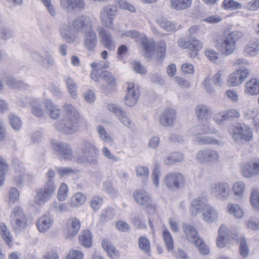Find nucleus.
<instances>
[{"label": "nucleus", "mask_w": 259, "mask_h": 259, "mask_svg": "<svg viewBox=\"0 0 259 259\" xmlns=\"http://www.w3.org/2000/svg\"><path fill=\"white\" fill-rule=\"evenodd\" d=\"M141 44L145 53L147 56H151L153 53L155 47L154 42L149 40L146 37H143L141 39Z\"/></svg>", "instance_id": "e433bc0d"}, {"label": "nucleus", "mask_w": 259, "mask_h": 259, "mask_svg": "<svg viewBox=\"0 0 259 259\" xmlns=\"http://www.w3.org/2000/svg\"><path fill=\"white\" fill-rule=\"evenodd\" d=\"M56 187L51 183H46L44 186L36 192L34 198V202L39 205H44L49 201L55 193Z\"/></svg>", "instance_id": "6e6552de"}, {"label": "nucleus", "mask_w": 259, "mask_h": 259, "mask_svg": "<svg viewBox=\"0 0 259 259\" xmlns=\"http://www.w3.org/2000/svg\"><path fill=\"white\" fill-rule=\"evenodd\" d=\"M85 200V196L81 193H77L74 194L69 201L71 207H79L82 205Z\"/></svg>", "instance_id": "58836bf2"}, {"label": "nucleus", "mask_w": 259, "mask_h": 259, "mask_svg": "<svg viewBox=\"0 0 259 259\" xmlns=\"http://www.w3.org/2000/svg\"><path fill=\"white\" fill-rule=\"evenodd\" d=\"M252 165V161H248L242 165L241 172L243 177L250 178L255 176Z\"/></svg>", "instance_id": "4c0bfd02"}, {"label": "nucleus", "mask_w": 259, "mask_h": 259, "mask_svg": "<svg viewBox=\"0 0 259 259\" xmlns=\"http://www.w3.org/2000/svg\"><path fill=\"white\" fill-rule=\"evenodd\" d=\"M163 181L169 190L175 192L183 186L185 183V179L182 174L178 172H171L164 176Z\"/></svg>", "instance_id": "423d86ee"}, {"label": "nucleus", "mask_w": 259, "mask_h": 259, "mask_svg": "<svg viewBox=\"0 0 259 259\" xmlns=\"http://www.w3.org/2000/svg\"><path fill=\"white\" fill-rule=\"evenodd\" d=\"M80 151L81 155H77V162L87 163L92 166L98 165L99 151L93 143L87 140H83L80 143Z\"/></svg>", "instance_id": "f03ea898"}, {"label": "nucleus", "mask_w": 259, "mask_h": 259, "mask_svg": "<svg viewBox=\"0 0 259 259\" xmlns=\"http://www.w3.org/2000/svg\"><path fill=\"white\" fill-rule=\"evenodd\" d=\"M70 207L69 203H58L57 202H54L53 203V208L57 212H68L71 210Z\"/></svg>", "instance_id": "6e6d98bb"}, {"label": "nucleus", "mask_w": 259, "mask_h": 259, "mask_svg": "<svg viewBox=\"0 0 259 259\" xmlns=\"http://www.w3.org/2000/svg\"><path fill=\"white\" fill-rule=\"evenodd\" d=\"M245 184L242 181H238L235 183L232 188V191L234 195L241 198L245 189Z\"/></svg>", "instance_id": "c03bdc74"}, {"label": "nucleus", "mask_w": 259, "mask_h": 259, "mask_svg": "<svg viewBox=\"0 0 259 259\" xmlns=\"http://www.w3.org/2000/svg\"><path fill=\"white\" fill-rule=\"evenodd\" d=\"M8 168L9 165L6 160L4 159L2 156H0V186L4 183L5 175Z\"/></svg>", "instance_id": "09e8293b"}, {"label": "nucleus", "mask_w": 259, "mask_h": 259, "mask_svg": "<svg viewBox=\"0 0 259 259\" xmlns=\"http://www.w3.org/2000/svg\"><path fill=\"white\" fill-rule=\"evenodd\" d=\"M77 35L79 33H87L93 30L90 18L86 16L78 17L72 22Z\"/></svg>", "instance_id": "f8f14e48"}, {"label": "nucleus", "mask_w": 259, "mask_h": 259, "mask_svg": "<svg viewBox=\"0 0 259 259\" xmlns=\"http://www.w3.org/2000/svg\"><path fill=\"white\" fill-rule=\"evenodd\" d=\"M209 190L211 193L224 200L228 198L230 191L229 184L221 182L211 184Z\"/></svg>", "instance_id": "2eb2a0df"}, {"label": "nucleus", "mask_w": 259, "mask_h": 259, "mask_svg": "<svg viewBox=\"0 0 259 259\" xmlns=\"http://www.w3.org/2000/svg\"><path fill=\"white\" fill-rule=\"evenodd\" d=\"M14 31L9 27L0 26V39L6 40L14 37Z\"/></svg>", "instance_id": "49530a36"}, {"label": "nucleus", "mask_w": 259, "mask_h": 259, "mask_svg": "<svg viewBox=\"0 0 259 259\" xmlns=\"http://www.w3.org/2000/svg\"><path fill=\"white\" fill-rule=\"evenodd\" d=\"M250 201L253 207L259 208V191L255 189L252 191L250 196Z\"/></svg>", "instance_id": "e2e57ef3"}, {"label": "nucleus", "mask_w": 259, "mask_h": 259, "mask_svg": "<svg viewBox=\"0 0 259 259\" xmlns=\"http://www.w3.org/2000/svg\"><path fill=\"white\" fill-rule=\"evenodd\" d=\"M79 244L85 248L90 247L92 243V233L89 230H84L79 236Z\"/></svg>", "instance_id": "72a5a7b5"}, {"label": "nucleus", "mask_w": 259, "mask_h": 259, "mask_svg": "<svg viewBox=\"0 0 259 259\" xmlns=\"http://www.w3.org/2000/svg\"><path fill=\"white\" fill-rule=\"evenodd\" d=\"M0 234L5 242L9 246L12 245L13 237L4 223L0 224Z\"/></svg>", "instance_id": "f704fd0d"}, {"label": "nucleus", "mask_w": 259, "mask_h": 259, "mask_svg": "<svg viewBox=\"0 0 259 259\" xmlns=\"http://www.w3.org/2000/svg\"><path fill=\"white\" fill-rule=\"evenodd\" d=\"M127 92L124 97L125 104L128 106H134L138 102L140 92L137 87L133 83H128L127 88Z\"/></svg>", "instance_id": "a211bd4d"}, {"label": "nucleus", "mask_w": 259, "mask_h": 259, "mask_svg": "<svg viewBox=\"0 0 259 259\" xmlns=\"http://www.w3.org/2000/svg\"><path fill=\"white\" fill-rule=\"evenodd\" d=\"M218 233L219 236L217 240V243L220 248L225 247L226 243L231 241L232 239L238 241V235L231 233L229 229L224 224L220 226Z\"/></svg>", "instance_id": "9b49d317"}, {"label": "nucleus", "mask_w": 259, "mask_h": 259, "mask_svg": "<svg viewBox=\"0 0 259 259\" xmlns=\"http://www.w3.org/2000/svg\"><path fill=\"white\" fill-rule=\"evenodd\" d=\"M161 172L158 165H155L152 174V179L154 186L157 188L159 186V181Z\"/></svg>", "instance_id": "680f3d73"}, {"label": "nucleus", "mask_w": 259, "mask_h": 259, "mask_svg": "<svg viewBox=\"0 0 259 259\" xmlns=\"http://www.w3.org/2000/svg\"><path fill=\"white\" fill-rule=\"evenodd\" d=\"M102 246L111 258H115L119 255V252L112 245L111 242L104 240L102 241Z\"/></svg>", "instance_id": "c9c22d12"}, {"label": "nucleus", "mask_w": 259, "mask_h": 259, "mask_svg": "<svg viewBox=\"0 0 259 259\" xmlns=\"http://www.w3.org/2000/svg\"><path fill=\"white\" fill-rule=\"evenodd\" d=\"M68 188L67 185L62 183L59 189L58 193V199L60 201L65 200L67 196Z\"/></svg>", "instance_id": "69168bd1"}, {"label": "nucleus", "mask_w": 259, "mask_h": 259, "mask_svg": "<svg viewBox=\"0 0 259 259\" xmlns=\"http://www.w3.org/2000/svg\"><path fill=\"white\" fill-rule=\"evenodd\" d=\"M191 132L193 134L198 136L205 134H214L215 132V129L207 121L204 124H199L192 127Z\"/></svg>", "instance_id": "a878e982"}, {"label": "nucleus", "mask_w": 259, "mask_h": 259, "mask_svg": "<svg viewBox=\"0 0 259 259\" xmlns=\"http://www.w3.org/2000/svg\"><path fill=\"white\" fill-rule=\"evenodd\" d=\"M117 14V8L112 5L104 7L100 12V20L103 26L109 29L113 30V21Z\"/></svg>", "instance_id": "20e7f679"}, {"label": "nucleus", "mask_w": 259, "mask_h": 259, "mask_svg": "<svg viewBox=\"0 0 259 259\" xmlns=\"http://www.w3.org/2000/svg\"><path fill=\"white\" fill-rule=\"evenodd\" d=\"M8 85L14 88H20L26 89L27 85L22 81L18 80L14 77H8L7 80Z\"/></svg>", "instance_id": "8fccbe9b"}, {"label": "nucleus", "mask_w": 259, "mask_h": 259, "mask_svg": "<svg viewBox=\"0 0 259 259\" xmlns=\"http://www.w3.org/2000/svg\"><path fill=\"white\" fill-rule=\"evenodd\" d=\"M208 206L202 199L197 198L192 201L190 211L193 216H196L201 212L203 213Z\"/></svg>", "instance_id": "b1692460"}, {"label": "nucleus", "mask_w": 259, "mask_h": 259, "mask_svg": "<svg viewBox=\"0 0 259 259\" xmlns=\"http://www.w3.org/2000/svg\"><path fill=\"white\" fill-rule=\"evenodd\" d=\"M230 133L232 138L237 142L242 141H250L252 138V134L250 128L246 125L237 124L232 126Z\"/></svg>", "instance_id": "0eeeda50"}, {"label": "nucleus", "mask_w": 259, "mask_h": 259, "mask_svg": "<svg viewBox=\"0 0 259 259\" xmlns=\"http://www.w3.org/2000/svg\"><path fill=\"white\" fill-rule=\"evenodd\" d=\"M66 84L68 92L73 98H75L77 95V85L74 80L68 77L66 80Z\"/></svg>", "instance_id": "864d4df0"}, {"label": "nucleus", "mask_w": 259, "mask_h": 259, "mask_svg": "<svg viewBox=\"0 0 259 259\" xmlns=\"http://www.w3.org/2000/svg\"><path fill=\"white\" fill-rule=\"evenodd\" d=\"M133 197L137 203L149 213H153L155 211L156 206L152 203L150 194L146 191L137 189L134 192Z\"/></svg>", "instance_id": "39448f33"}, {"label": "nucleus", "mask_w": 259, "mask_h": 259, "mask_svg": "<svg viewBox=\"0 0 259 259\" xmlns=\"http://www.w3.org/2000/svg\"><path fill=\"white\" fill-rule=\"evenodd\" d=\"M114 216L113 209L111 208H106L104 209L101 214V221L102 222H108L112 219Z\"/></svg>", "instance_id": "bf43d9fd"}, {"label": "nucleus", "mask_w": 259, "mask_h": 259, "mask_svg": "<svg viewBox=\"0 0 259 259\" xmlns=\"http://www.w3.org/2000/svg\"><path fill=\"white\" fill-rule=\"evenodd\" d=\"M64 108L65 116L63 119L55 123V127L63 134H73L78 130L79 114L70 104H65Z\"/></svg>", "instance_id": "f257e3e1"}, {"label": "nucleus", "mask_w": 259, "mask_h": 259, "mask_svg": "<svg viewBox=\"0 0 259 259\" xmlns=\"http://www.w3.org/2000/svg\"><path fill=\"white\" fill-rule=\"evenodd\" d=\"M98 132L101 138L105 142L111 143L113 142L112 139L109 136L105 128L99 125L98 127Z\"/></svg>", "instance_id": "0e129e2a"}, {"label": "nucleus", "mask_w": 259, "mask_h": 259, "mask_svg": "<svg viewBox=\"0 0 259 259\" xmlns=\"http://www.w3.org/2000/svg\"><path fill=\"white\" fill-rule=\"evenodd\" d=\"M80 228V223L76 218H71L66 221L65 229L66 239H72L77 234Z\"/></svg>", "instance_id": "f3484780"}, {"label": "nucleus", "mask_w": 259, "mask_h": 259, "mask_svg": "<svg viewBox=\"0 0 259 259\" xmlns=\"http://www.w3.org/2000/svg\"><path fill=\"white\" fill-rule=\"evenodd\" d=\"M10 124L12 128L15 131H19L22 126V121L20 118L14 114L9 115Z\"/></svg>", "instance_id": "3c124183"}, {"label": "nucleus", "mask_w": 259, "mask_h": 259, "mask_svg": "<svg viewBox=\"0 0 259 259\" xmlns=\"http://www.w3.org/2000/svg\"><path fill=\"white\" fill-rule=\"evenodd\" d=\"M31 112L38 117H44L45 111L44 110V102L37 99H33L30 102Z\"/></svg>", "instance_id": "7c9ffc66"}, {"label": "nucleus", "mask_w": 259, "mask_h": 259, "mask_svg": "<svg viewBox=\"0 0 259 259\" xmlns=\"http://www.w3.org/2000/svg\"><path fill=\"white\" fill-rule=\"evenodd\" d=\"M44 106L46 111L51 118L57 119L61 115V111L60 108L51 100L47 99L44 101Z\"/></svg>", "instance_id": "5701e85b"}, {"label": "nucleus", "mask_w": 259, "mask_h": 259, "mask_svg": "<svg viewBox=\"0 0 259 259\" xmlns=\"http://www.w3.org/2000/svg\"><path fill=\"white\" fill-rule=\"evenodd\" d=\"M176 117V112L174 109H166L164 110L159 117V123L164 127L171 126Z\"/></svg>", "instance_id": "aec40b11"}, {"label": "nucleus", "mask_w": 259, "mask_h": 259, "mask_svg": "<svg viewBox=\"0 0 259 259\" xmlns=\"http://www.w3.org/2000/svg\"><path fill=\"white\" fill-rule=\"evenodd\" d=\"M244 92L250 96L259 94V79L253 78L245 82Z\"/></svg>", "instance_id": "cd10ccee"}, {"label": "nucleus", "mask_w": 259, "mask_h": 259, "mask_svg": "<svg viewBox=\"0 0 259 259\" xmlns=\"http://www.w3.org/2000/svg\"><path fill=\"white\" fill-rule=\"evenodd\" d=\"M61 9L68 13H78L84 9L85 3L83 0H60Z\"/></svg>", "instance_id": "ddd939ff"}, {"label": "nucleus", "mask_w": 259, "mask_h": 259, "mask_svg": "<svg viewBox=\"0 0 259 259\" xmlns=\"http://www.w3.org/2000/svg\"><path fill=\"white\" fill-rule=\"evenodd\" d=\"M157 22L161 28L167 31H171L176 29L175 24L164 18H159Z\"/></svg>", "instance_id": "37998d69"}, {"label": "nucleus", "mask_w": 259, "mask_h": 259, "mask_svg": "<svg viewBox=\"0 0 259 259\" xmlns=\"http://www.w3.org/2000/svg\"><path fill=\"white\" fill-rule=\"evenodd\" d=\"M242 35V33L238 30L225 34L220 45L222 53L226 56L232 54L236 49V42Z\"/></svg>", "instance_id": "7ed1b4c3"}, {"label": "nucleus", "mask_w": 259, "mask_h": 259, "mask_svg": "<svg viewBox=\"0 0 259 259\" xmlns=\"http://www.w3.org/2000/svg\"><path fill=\"white\" fill-rule=\"evenodd\" d=\"M196 159L200 162L215 163L219 161V153L214 150L205 149L199 151L196 156Z\"/></svg>", "instance_id": "dca6fc26"}, {"label": "nucleus", "mask_w": 259, "mask_h": 259, "mask_svg": "<svg viewBox=\"0 0 259 259\" xmlns=\"http://www.w3.org/2000/svg\"><path fill=\"white\" fill-rule=\"evenodd\" d=\"M138 244L140 248L149 255L150 253V243L149 240L146 237L140 236L139 238Z\"/></svg>", "instance_id": "de8ad7c7"}, {"label": "nucleus", "mask_w": 259, "mask_h": 259, "mask_svg": "<svg viewBox=\"0 0 259 259\" xmlns=\"http://www.w3.org/2000/svg\"><path fill=\"white\" fill-rule=\"evenodd\" d=\"M178 46L183 49H189L195 52V55H196V52L201 48V44L198 40L187 41L181 38L178 40Z\"/></svg>", "instance_id": "bb28decb"}, {"label": "nucleus", "mask_w": 259, "mask_h": 259, "mask_svg": "<svg viewBox=\"0 0 259 259\" xmlns=\"http://www.w3.org/2000/svg\"><path fill=\"white\" fill-rule=\"evenodd\" d=\"M203 220L208 223L215 222L218 218V213L217 211L210 205L208 206L204 209V211L202 213Z\"/></svg>", "instance_id": "473e14b6"}, {"label": "nucleus", "mask_w": 259, "mask_h": 259, "mask_svg": "<svg viewBox=\"0 0 259 259\" xmlns=\"http://www.w3.org/2000/svg\"><path fill=\"white\" fill-rule=\"evenodd\" d=\"M223 6L226 10H234L242 8V5L234 0H224Z\"/></svg>", "instance_id": "5fc2aeb1"}, {"label": "nucleus", "mask_w": 259, "mask_h": 259, "mask_svg": "<svg viewBox=\"0 0 259 259\" xmlns=\"http://www.w3.org/2000/svg\"><path fill=\"white\" fill-rule=\"evenodd\" d=\"M59 34L61 38L68 44L75 42L78 36L72 22H63L59 27Z\"/></svg>", "instance_id": "1a4fd4ad"}, {"label": "nucleus", "mask_w": 259, "mask_h": 259, "mask_svg": "<svg viewBox=\"0 0 259 259\" xmlns=\"http://www.w3.org/2000/svg\"><path fill=\"white\" fill-rule=\"evenodd\" d=\"M195 113L199 119L208 121L212 114L211 109L204 105H199L195 108Z\"/></svg>", "instance_id": "c756f323"}, {"label": "nucleus", "mask_w": 259, "mask_h": 259, "mask_svg": "<svg viewBox=\"0 0 259 259\" xmlns=\"http://www.w3.org/2000/svg\"><path fill=\"white\" fill-rule=\"evenodd\" d=\"M53 223V218L49 213H48L42 215L38 220L36 226L40 232H44L50 228Z\"/></svg>", "instance_id": "393cba45"}, {"label": "nucleus", "mask_w": 259, "mask_h": 259, "mask_svg": "<svg viewBox=\"0 0 259 259\" xmlns=\"http://www.w3.org/2000/svg\"><path fill=\"white\" fill-rule=\"evenodd\" d=\"M84 45L89 51L94 50L97 44V36L96 33L93 30L85 34L83 39Z\"/></svg>", "instance_id": "c85d7f7f"}, {"label": "nucleus", "mask_w": 259, "mask_h": 259, "mask_svg": "<svg viewBox=\"0 0 259 259\" xmlns=\"http://www.w3.org/2000/svg\"><path fill=\"white\" fill-rule=\"evenodd\" d=\"M192 0H171V6L177 10H182L189 8Z\"/></svg>", "instance_id": "a19ab883"}, {"label": "nucleus", "mask_w": 259, "mask_h": 259, "mask_svg": "<svg viewBox=\"0 0 259 259\" xmlns=\"http://www.w3.org/2000/svg\"><path fill=\"white\" fill-rule=\"evenodd\" d=\"M10 222L16 232L24 230L27 227L26 217L16 218L15 216L10 217Z\"/></svg>", "instance_id": "2f4dec72"}, {"label": "nucleus", "mask_w": 259, "mask_h": 259, "mask_svg": "<svg viewBox=\"0 0 259 259\" xmlns=\"http://www.w3.org/2000/svg\"><path fill=\"white\" fill-rule=\"evenodd\" d=\"M100 77L107 83V88L108 89H106V87L105 85H102L101 87V89L104 93L108 94L115 90L116 82L114 77L111 73L107 71L101 72Z\"/></svg>", "instance_id": "4be33fe9"}, {"label": "nucleus", "mask_w": 259, "mask_h": 259, "mask_svg": "<svg viewBox=\"0 0 259 259\" xmlns=\"http://www.w3.org/2000/svg\"><path fill=\"white\" fill-rule=\"evenodd\" d=\"M259 39L256 40L255 41L250 43L245 48L246 53L250 56H254L256 55L258 51Z\"/></svg>", "instance_id": "13d9d810"}, {"label": "nucleus", "mask_w": 259, "mask_h": 259, "mask_svg": "<svg viewBox=\"0 0 259 259\" xmlns=\"http://www.w3.org/2000/svg\"><path fill=\"white\" fill-rule=\"evenodd\" d=\"M45 55L46 57H43L39 65L46 69H49L55 65V61L48 51L46 52Z\"/></svg>", "instance_id": "79ce46f5"}, {"label": "nucleus", "mask_w": 259, "mask_h": 259, "mask_svg": "<svg viewBox=\"0 0 259 259\" xmlns=\"http://www.w3.org/2000/svg\"><path fill=\"white\" fill-rule=\"evenodd\" d=\"M52 148L60 159L71 160L73 158L70 146L65 142L53 140Z\"/></svg>", "instance_id": "9d476101"}, {"label": "nucleus", "mask_w": 259, "mask_h": 259, "mask_svg": "<svg viewBox=\"0 0 259 259\" xmlns=\"http://www.w3.org/2000/svg\"><path fill=\"white\" fill-rule=\"evenodd\" d=\"M237 242H239V251L240 254L243 257H246L249 253V249L247 245L245 239L242 236H239L238 241H236Z\"/></svg>", "instance_id": "603ef678"}, {"label": "nucleus", "mask_w": 259, "mask_h": 259, "mask_svg": "<svg viewBox=\"0 0 259 259\" xmlns=\"http://www.w3.org/2000/svg\"><path fill=\"white\" fill-rule=\"evenodd\" d=\"M195 141L201 144H217L221 145L222 143L218 140L213 138L207 137L206 136L198 135L195 138Z\"/></svg>", "instance_id": "ea45409f"}, {"label": "nucleus", "mask_w": 259, "mask_h": 259, "mask_svg": "<svg viewBox=\"0 0 259 259\" xmlns=\"http://www.w3.org/2000/svg\"><path fill=\"white\" fill-rule=\"evenodd\" d=\"M258 110L256 108L253 107L245 110L243 112V116L247 119H252L258 115Z\"/></svg>", "instance_id": "338daca9"}, {"label": "nucleus", "mask_w": 259, "mask_h": 259, "mask_svg": "<svg viewBox=\"0 0 259 259\" xmlns=\"http://www.w3.org/2000/svg\"><path fill=\"white\" fill-rule=\"evenodd\" d=\"M83 253L79 250L72 249L69 251L66 259H82Z\"/></svg>", "instance_id": "774afa93"}, {"label": "nucleus", "mask_w": 259, "mask_h": 259, "mask_svg": "<svg viewBox=\"0 0 259 259\" xmlns=\"http://www.w3.org/2000/svg\"><path fill=\"white\" fill-rule=\"evenodd\" d=\"M250 71L246 68L241 67L232 73L228 80L227 83L230 87H236L243 82L249 75Z\"/></svg>", "instance_id": "4468645a"}, {"label": "nucleus", "mask_w": 259, "mask_h": 259, "mask_svg": "<svg viewBox=\"0 0 259 259\" xmlns=\"http://www.w3.org/2000/svg\"><path fill=\"white\" fill-rule=\"evenodd\" d=\"M97 31L102 46L109 51L114 50L116 46L113 36L102 27H100Z\"/></svg>", "instance_id": "6ab92c4d"}, {"label": "nucleus", "mask_w": 259, "mask_h": 259, "mask_svg": "<svg viewBox=\"0 0 259 259\" xmlns=\"http://www.w3.org/2000/svg\"><path fill=\"white\" fill-rule=\"evenodd\" d=\"M182 227L183 232L189 242L194 243L195 246L198 244L200 239L196 229L187 223H183Z\"/></svg>", "instance_id": "412c9836"}, {"label": "nucleus", "mask_w": 259, "mask_h": 259, "mask_svg": "<svg viewBox=\"0 0 259 259\" xmlns=\"http://www.w3.org/2000/svg\"><path fill=\"white\" fill-rule=\"evenodd\" d=\"M162 236L167 249L168 251L172 250L174 249V241L170 232L167 229H164L162 232Z\"/></svg>", "instance_id": "a18cd8bd"}, {"label": "nucleus", "mask_w": 259, "mask_h": 259, "mask_svg": "<svg viewBox=\"0 0 259 259\" xmlns=\"http://www.w3.org/2000/svg\"><path fill=\"white\" fill-rule=\"evenodd\" d=\"M229 212L233 214L236 218H241L243 215V212L240 206L237 204H229L228 205Z\"/></svg>", "instance_id": "4d7b16f0"}, {"label": "nucleus", "mask_w": 259, "mask_h": 259, "mask_svg": "<svg viewBox=\"0 0 259 259\" xmlns=\"http://www.w3.org/2000/svg\"><path fill=\"white\" fill-rule=\"evenodd\" d=\"M137 175L140 177L143 181L144 184L145 183V180L149 177V169L145 166H137L136 168Z\"/></svg>", "instance_id": "052dcab7"}]
</instances>
